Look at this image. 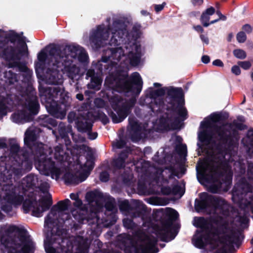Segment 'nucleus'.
<instances>
[{
  "label": "nucleus",
  "instance_id": "58",
  "mask_svg": "<svg viewBox=\"0 0 253 253\" xmlns=\"http://www.w3.org/2000/svg\"><path fill=\"white\" fill-rule=\"evenodd\" d=\"M62 215L63 216H64V215L62 214ZM65 217H63V219L64 220V219H67L68 217V215H66V214H65Z\"/></svg>",
  "mask_w": 253,
  "mask_h": 253
},
{
  "label": "nucleus",
  "instance_id": "38",
  "mask_svg": "<svg viewBox=\"0 0 253 253\" xmlns=\"http://www.w3.org/2000/svg\"><path fill=\"white\" fill-rule=\"evenodd\" d=\"M31 140V135L29 131L25 132V141L28 142Z\"/></svg>",
  "mask_w": 253,
  "mask_h": 253
},
{
  "label": "nucleus",
  "instance_id": "63",
  "mask_svg": "<svg viewBox=\"0 0 253 253\" xmlns=\"http://www.w3.org/2000/svg\"><path fill=\"white\" fill-rule=\"evenodd\" d=\"M49 187V185L47 183L45 184V188L46 189Z\"/></svg>",
  "mask_w": 253,
  "mask_h": 253
},
{
  "label": "nucleus",
  "instance_id": "51",
  "mask_svg": "<svg viewBox=\"0 0 253 253\" xmlns=\"http://www.w3.org/2000/svg\"><path fill=\"white\" fill-rule=\"evenodd\" d=\"M82 56H83V57L84 58L83 60L84 61H85L87 59V56L86 53H84V52H83L82 53Z\"/></svg>",
  "mask_w": 253,
  "mask_h": 253
},
{
  "label": "nucleus",
  "instance_id": "7",
  "mask_svg": "<svg viewBox=\"0 0 253 253\" xmlns=\"http://www.w3.org/2000/svg\"><path fill=\"white\" fill-rule=\"evenodd\" d=\"M51 204V196L49 193H46L45 198L40 202L39 206L33 207V214L37 217L41 216L43 212L48 209Z\"/></svg>",
  "mask_w": 253,
  "mask_h": 253
},
{
  "label": "nucleus",
  "instance_id": "19",
  "mask_svg": "<svg viewBox=\"0 0 253 253\" xmlns=\"http://www.w3.org/2000/svg\"><path fill=\"white\" fill-rule=\"evenodd\" d=\"M128 56L130 58V62L132 65H136L137 64L139 61V58L138 55H135L134 58L132 59V53L131 52L128 53Z\"/></svg>",
  "mask_w": 253,
  "mask_h": 253
},
{
  "label": "nucleus",
  "instance_id": "18",
  "mask_svg": "<svg viewBox=\"0 0 253 253\" xmlns=\"http://www.w3.org/2000/svg\"><path fill=\"white\" fill-rule=\"evenodd\" d=\"M239 66L244 70H248L252 66V63L249 61H239L238 62Z\"/></svg>",
  "mask_w": 253,
  "mask_h": 253
},
{
  "label": "nucleus",
  "instance_id": "32",
  "mask_svg": "<svg viewBox=\"0 0 253 253\" xmlns=\"http://www.w3.org/2000/svg\"><path fill=\"white\" fill-rule=\"evenodd\" d=\"M200 38L202 42L206 44H208L209 43V40L208 36L205 35H201Z\"/></svg>",
  "mask_w": 253,
  "mask_h": 253
},
{
  "label": "nucleus",
  "instance_id": "57",
  "mask_svg": "<svg viewBox=\"0 0 253 253\" xmlns=\"http://www.w3.org/2000/svg\"><path fill=\"white\" fill-rule=\"evenodd\" d=\"M158 91L159 92V94H162L164 93V91L162 89L159 90Z\"/></svg>",
  "mask_w": 253,
  "mask_h": 253
},
{
  "label": "nucleus",
  "instance_id": "39",
  "mask_svg": "<svg viewBox=\"0 0 253 253\" xmlns=\"http://www.w3.org/2000/svg\"><path fill=\"white\" fill-rule=\"evenodd\" d=\"M88 137L89 139L93 140V139H95L97 137V134L96 132H93V133L89 132V133H88Z\"/></svg>",
  "mask_w": 253,
  "mask_h": 253
},
{
  "label": "nucleus",
  "instance_id": "4",
  "mask_svg": "<svg viewBox=\"0 0 253 253\" xmlns=\"http://www.w3.org/2000/svg\"><path fill=\"white\" fill-rule=\"evenodd\" d=\"M1 250L3 253H33L34 246L33 243H28L21 247L12 241L2 243Z\"/></svg>",
  "mask_w": 253,
  "mask_h": 253
},
{
  "label": "nucleus",
  "instance_id": "26",
  "mask_svg": "<svg viewBox=\"0 0 253 253\" xmlns=\"http://www.w3.org/2000/svg\"><path fill=\"white\" fill-rule=\"evenodd\" d=\"M170 231V227L169 225L166 226L164 228L160 231L159 234L165 236H167L169 232Z\"/></svg>",
  "mask_w": 253,
  "mask_h": 253
},
{
  "label": "nucleus",
  "instance_id": "35",
  "mask_svg": "<svg viewBox=\"0 0 253 253\" xmlns=\"http://www.w3.org/2000/svg\"><path fill=\"white\" fill-rule=\"evenodd\" d=\"M165 4V3H163L162 4L155 5V10L157 12H159V11H161L164 8Z\"/></svg>",
  "mask_w": 253,
  "mask_h": 253
},
{
  "label": "nucleus",
  "instance_id": "30",
  "mask_svg": "<svg viewBox=\"0 0 253 253\" xmlns=\"http://www.w3.org/2000/svg\"><path fill=\"white\" fill-rule=\"evenodd\" d=\"M92 167L93 166L92 165V162L91 161H87L86 163L85 164L84 170H90L92 169Z\"/></svg>",
  "mask_w": 253,
  "mask_h": 253
},
{
  "label": "nucleus",
  "instance_id": "46",
  "mask_svg": "<svg viewBox=\"0 0 253 253\" xmlns=\"http://www.w3.org/2000/svg\"><path fill=\"white\" fill-rule=\"evenodd\" d=\"M248 136L250 137H253V129L249 130L248 132Z\"/></svg>",
  "mask_w": 253,
  "mask_h": 253
},
{
  "label": "nucleus",
  "instance_id": "59",
  "mask_svg": "<svg viewBox=\"0 0 253 253\" xmlns=\"http://www.w3.org/2000/svg\"><path fill=\"white\" fill-rule=\"evenodd\" d=\"M23 49H24V50H26V49H27V45H26V44H23Z\"/></svg>",
  "mask_w": 253,
  "mask_h": 253
},
{
  "label": "nucleus",
  "instance_id": "47",
  "mask_svg": "<svg viewBox=\"0 0 253 253\" xmlns=\"http://www.w3.org/2000/svg\"><path fill=\"white\" fill-rule=\"evenodd\" d=\"M70 197L73 200H76L77 199V195L76 194H74V193L71 194L70 195Z\"/></svg>",
  "mask_w": 253,
  "mask_h": 253
},
{
  "label": "nucleus",
  "instance_id": "5",
  "mask_svg": "<svg viewBox=\"0 0 253 253\" xmlns=\"http://www.w3.org/2000/svg\"><path fill=\"white\" fill-rule=\"evenodd\" d=\"M215 12V9L212 7H211L207 9L205 11L202 13L201 16V21L204 26L208 27L210 24H214L220 20H225L226 19L225 17L222 15L219 11H217L216 13L217 15V17L209 22L210 16L212 15Z\"/></svg>",
  "mask_w": 253,
  "mask_h": 253
},
{
  "label": "nucleus",
  "instance_id": "36",
  "mask_svg": "<svg viewBox=\"0 0 253 253\" xmlns=\"http://www.w3.org/2000/svg\"><path fill=\"white\" fill-rule=\"evenodd\" d=\"M202 61L204 63H208L210 61V57L208 55H204L202 57Z\"/></svg>",
  "mask_w": 253,
  "mask_h": 253
},
{
  "label": "nucleus",
  "instance_id": "9",
  "mask_svg": "<svg viewBox=\"0 0 253 253\" xmlns=\"http://www.w3.org/2000/svg\"><path fill=\"white\" fill-rule=\"evenodd\" d=\"M155 243L154 240L151 241L148 238H147L140 243V247L137 248V252L146 253L148 251L153 248Z\"/></svg>",
  "mask_w": 253,
  "mask_h": 253
},
{
  "label": "nucleus",
  "instance_id": "50",
  "mask_svg": "<svg viewBox=\"0 0 253 253\" xmlns=\"http://www.w3.org/2000/svg\"><path fill=\"white\" fill-rule=\"evenodd\" d=\"M121 33H123V31H118V32H115V33H114V32H113V33H112V34H113V37L114 38V37H117V34L120 35V34Z\"/></svg>",
  "mask_w": 253,
  "mask_h": 253
},
{
  "label": "nucleus",
  "instance_id": "60",
  "mask_svg": "<svg viewBox=\"0 0 253 253\" xmlns=\"http://www.w3.org/2000/svg\"><path fill=\"white\" fill-rule=\"evenodd\" d=\"M108 122V119L106 117H105V120L104 121V123H107Z\"/></svg>",
  "mask_w": 253,
  "mask_h": 253
},
{
  "label": "nucleus",
  "instance_id": "43",
  "mask_svg": "<svg viewBox=\"0 0 253 253\" xmlns=\"http://www.w3.org/2000/svg\"><path fill=\"white\" fill-rule=\"evenodd\" d=\"M179 114L182 117H184L186 114V110L185 108H182L180 110V112L179 113Z\"/></svg>",
  "mask_w": 253,
  "mask_h": 253
},
{
  "label": "nucleus",
  "instance_id": "40",
  "mask_svg": "<svg viewBox=\"0 0 253 253\" xmlns=\"http://www.w3.org/2000/svg\"><path fill=\"white\" fill-rule=\"evenodd\" d=\"M45 57V55L44 52H41L38 55V59L41 61H44Z\"/></svg>",
  "mask_w": 253,
  "mask_h": 253
},
{
  "label": "nucleus",
  "instance_id": "52",
  "mask_svg": "<svg viewBox=\"0 0 253 253\" xmlns=\"http://www.w3.org/2000/svg\"><path fill=\"white\" fill-rule=\"evenodd\" d=\"M122 142H117V143H116V147L117 148H121L122 147Z\"/></svg>",
  "mask_w": 253,
  "mask_h": 253
},
{
  "label": "nucleus",
  "instance_id": "1",
  "mask_svg": "<svg viewBox=\"0 0 253 253\" xmlns=\"http://www.w3.org/2000/svg\"><path fill=\"white\" fill-rule=\"evenodd\" d=\"M35 165L42 174H50L51 177L56 180L63 178L65 183L68 184H78L84 181L88 176L87 174L81 175L79 172H76L75 174L70 172L65 173L64 169L54 168L53 163L50 159H46L43 154L36 159Z\"/></svg>",
  "mask_w": 253,
  "mask_h": 253
},
{
  "label": "nucleus",
  "instance_id": "61",
  "mask_svg": "<svg viewBox=\"0 0 253 253\" xmlns=\"http://www.w3.org/2000/svg\"><path fill=\"white\" fill-rule=\"evenodd\" d=\"M160 85V84H158V83H155V84H154V85H155V86H159Z\"/></svg>",
  "mask_w": 253,
  "mask_h": 253
},
{
  "label": "nucleus",
  "instance_id": "2",
  "mask_svg": "<svg viewBox=\"0 0 253 253\" xmlns=\"http://www.w3.org/2000/svg\"><path fill=\"white\" fill-rule=\"evenodd\" d=\"M238 238L236 233L232 231L216 235L211 233L201 238L198 235L193 239L194 244L199 248H203L208 244L215 245L221 250L215 253H226L227 250L235 243Z\"/></svg>",
  "mask_w": 253,
  "mask_h": 253
},
{
  "label": "nucleus",
  "instance_id": "28",
  "mask_svg": "<svg viewBox=\"0 0 253 253\" xmlns=\"http://www.w3.org/2000/svg\"><path fill=\"white\" fill-rule=\"evenodd\" d=\"M100 178L101 181L105 182L109 179V174L106 172H103L100 174Z\"/></svg>",
  "mask_w": 253,
  "mask_h": 253
},
{
  "label": "nucleus",
  "instance_id": "48",
  "mask_svg": "<svg viewBox=\"0 0 253 253\" xmlns=\"http://www.w3.org/2000/svg\"><path fill=\"white\" fill-rule=\"evenodd\" d=\"M94 74V71L92 70H89L87 72V76L91 77Z\"/></svg>",
  "mask_w": 253,
  "mask_h": 253
},
{
  "label": "nucleus",
  "instance_id": "22",
  "mask_svg": "<svg viewBox=\"0 0 253 253\" xmlns=\"http://www.w3.org/2000/svg\"><path fill=\"white\" fill-rule=\"evenodd\" d=\"M37 180V177L34 175H29L26 177V180L29 186L35 185V181Z\"/></svg>",
  "mask_w": 253,
  "mask_h": 253
},
{
  "label": "nucleus",
  "instance_id": "11",
  "mask_svg": "<svg viewBox=\"0 0 253 253\" xmlns=\"http://www.w3.org/2000/svg\"><path fill=\"white\" fill-rule=\"evenodd\" d=\"M54 155L55 158L59 161H64V158L66 157L64 151L60 146H57L55 148Z\"/></svg>",
  "mask_w": 253,
  "mask_h": 253
},
{
  "label": "nucleus",
  "instance_id": "54",
  "mask_svg": "<svg viewBox=\"0 0 253 253\" xmlns=\"http://www.w3.org/2000/svg\"><path fill=\"white\" fill-rule=\"evenodd\" d=\"M10 228H11V229L13 231L16 230L17 229V227H16L15 226H12Z\"/></svg>",
  "mask_w": 253,
  "mask_h": 253
},
{
  "label": "nucleus",
  "instance_id": "34",
  "mask_svg": "<svg viewBox=\"0 0 253 253\" xmlns=\"http://www.w3.org/2000/svg\"><path fill=\"white\" fill-rule=\"evenodd\" d=\"M240 222L242 225L243 224L245 225L248 223V219L246 216H244L240 218Z\"/></svg>",
  "mask_w": 253,
  "mask_h": 253
},
{
  "label": "nucleus",
  "instance_id": "6",
  "mask_svg": "<svg viewBox=\"0 0 253 253\" xmlns=\"http://www.w3.org/2000/svg\"><path fill=\"white\" fill-rule=\"evenodd\" d=\"M3 189L4 200L15 205H19L22 203L23 198L22 196L16 195L15 190L13 186H6L4 187Z\"/></svg>",
  "mask_w": 253,
  "mask_h": 253
},
{
  "label": "nucleus",
  "instance_id": "49",
  "mask_svg": "<svg viewBox=\"0 0 253 253\" xmlns=\"http://www.w3.org/2000/svg\"><path fill=\"white\" fill-rule=\"evenodd\" d=\"M77 98L80 100H82L84 99V96L82 94H78L77 95Z\"/></svg>",
  "mask_w": 253,
  "mask_h": 253
},
{
  "label": "nucleus",
  "instance_id": "64",
  "mask_svg": "<svg viewBox=\"0 0 253 253\" xmlns=\"http://www.w3.org/2000/svg\"><path fill=\"white\" fill-rule=\"evenodd\" d=\"M251 243L252 245H253V238L252 239Z\"/></svg>",
  "mask_w": 253,
  "mask_h": 253
},
{
  "label": "nucleus",
  "instance_id": "55",
  "mask_svg": "<svg viewBox=\"0 0 253 253\" xmlns=\"http://www.w3.org/2000/svg\"><path fill=\"white\" fill-rule=\"evenodd\" d=\"M128 86H129V84H126L125 85V86L123 88V90H125V89H127V88L128 87Z\"/></svg>",
  "mask_w": 253,
  "mask_h": 253
},
{
  "label": "nucleus",
  "instance_id": "14",
  "mask_svg": "<svg viewBox=\"0 0 253 253\" xmlns=\"http://www.w3.org/2000/svg\"><path fill=\"white\" fill-rule=\"evenodd\" d=\"M234 55L237 58L239 59H245L246 57V52L241 49H237L233 51Z\"/></svg>",
  "mask_w": 253,
  "mask_h": 253
},
{
  "label": "nucleus",
  "instance_id": "33",
  "mask_svg": "<svg viewBox=\"0 0 253 253\" xmlns=\"http://www.w3.org/2000/svg\"><path fill=\"white\" fill-rule=\"evenodd\" d=\"M212 64L213 65L219 66V67H223V62L219 59H216L213 61Z\"/></svg>",
  "mask_w": 253,
  "mask_h": 253
},
{
  "label": "nucleus",
  "instance_id": "13",
  "mask_svg": "<svg viewBox=\"0 0 253 253\" xmlns=\"http://www.w3.org/2000/svg\"><path fill=\"white\" fill-rule=\"evenodd\" d=\"M102 81L100 77H92L91 78V85L92 87L96 89H99V85L101 84Z\"/></svg>",
  "mask_w": 253,
  "mask_h": 253
},
{
  "label": "nucleus",
  "instance_id": "17",
  "mask_svg": "<svg viewBox=\"0 0 253 253\" xmlns=\"http://www.w3.org/2000/svg\"><path fill=\"white\" fill-rule=\"evenodd\" d=\"M23 115L22 114H14L12 116V121L16 123H22Z\"/></svg>",
  "mask_w": 253,
  "mask_h": 253
},
{
  "label": "nucleus",
  "instance_id": "56",
  "mask_svg": "<svg viewBox=\"0 0 253 253\" xmlns=\"http://www.w3.org/2000/svg\"><path fill=\"white\" fill-rule=\"evenodd\" d=\"M33 105L35 107V108H37V106H38V104L37 103V102L36 101H34L33 102Z\"/></svg>",
  "mask_w": 253,
  "mask_h": 253
},
{
  "label": "nucleus",
  "instance_id": "8",
  "mask_svg": "<svg viewBox=\"0 0 253 253\" xmlns=\"http://www.w3.org/2000/svg\"><path fill=\"white\" fill-rule=\"evenodd\" d=\"M112 106L117 113H112L111 114L113 122L115 123H118L122 122L126 117L128 113L127 110L125 108H121L118 110L113 105Z\"/></svg>",
  "mask_w": 253,
  "mask_h": 253
},
{
  "label": "nucleus",
  "instance_id": "20",
  "mask_svg": "<svg viewBox=\"0 0 253 253\" xmlns=\"http://www.w3.org/2000/svg\"><path fill=\"white\" fill-rule=\"evenodd\" d=\"M246 35L243 32H240L237 35V40L239 42H244L246 40Z\"/></svg>",
  "mask_w": 253,
  "mask_h": 253
},
{
  "label": "nucleus",
  "instance_id": "16",
  "mask_svg": "<svg viewBox=\"0 0 253 253\" xmlns=\"http://www.w3.org/2000/svg\"><path fill=\"white\" fill-rule=\"evenodd\" d=\"M70 201L68 199H66L63 201H60L58 203V207L59 209L64 211L68 209Z\"/></svg>",
  "mask_w": 253,
  "mask_h": 253
},
{
  "label": "nucleus",
  "instance_id": "62",
  "mask_svg": "<svg viewBox=\"0 0 253 253\" xmlns=\"http://www.w3.org/2000/svg\"><path fill=\"white\" fill-rule=\"evenodd\" d=\"M251 78H252V80L253 81V71H252V72L251 73Z\"/></svg>",
  "mask_w": 253,
  "mask_h": 253
},
{
  "label": "nucleus",
  "instance_id": "15",
  "mask_svg": "<svg viewBox=\"0 0 253 253\" xmlns=\"http://www.w3.org/2000/svg\"><path fill=\"white\" fill-rule=\"evenodd\" d=\"M197 168L199 169L201 172L203 173H206L207 171L209 170V169H210L211 171L212 170V169L209 168L207 162H206L199 164Z\"/></svg>",
  "mask_w": 253,
  "mask_h": 253
},
{
  "label": "nucleus",
  "instance_id": "24",
  "mask_svg": "<svg viewBox=\"0 0 253 253\" xmlns=\"http://www.w3.org/2000/svg\"><path fill=\"white\" fill-rule=\"evenodd\" d=\"M97 35H100L101 36L102 39L104 40H106L108 38V31L106 30H103L102 31H100V30H98V31L97 32Z\"/></svg>",
  "mask_w": 253,
  "mask_h": 253
},
{
  "label": "nucleus",
  "instance_id": "27",
  "mask_svg": "<svg viewBox=\"0 0 253 253\" xmlns=\"http://www.w3.org/2000/svg\"><path fill=\"white\" fill-rule=\"evenodd\" d=\"M209 118L212 121L214 122H217L219 120L220 118V116L218 114H213L211 115Z\"/></svg>",
  "mask_w": 253,
  "mask_h": 253
},
{
  "label": "nucleus",
  "instance_id": "12",
  "mask_svg": "<svg viewBox=\"0 0 253 253\" xmlns=\"http://www.w3.org/2000/svg\"><path fill=\"white\" fill-rule=\"evenodd\" d=\"M112 52V57L117 60H119L121 58L122 56H123L124 54V51L121 47H117L115 49H111Z\"/></svg>",
  "mask_w": 253,
  "mask_h": 253
},
{
  "label": "nucleus",
  "instance_id": "53",
  "mask_svg": "<svg viewBox=\"0 0 253 253\" xmlns=\"http://www.w3.org/2000/svg\"><path fill=\"white\" fill-rule=\"evenodd\" d=\"M6 112L4 110H2L1 111H0V114L1 115H6Z\"/></svg>",
  "mask_w": 253,
  "mask_h": 253
},
{
  "label": "nucleus",
  "instance_id": "41",
  "mask_svg": "<svg viewBox=\"0 0 253 253\" xmlns=\"http://www.w3.org/2000/svg\"><path fill=\"white\" fill-rule=\"evenodd\" d=\"M123 222L125 226L127 228L130 227L131 221L130 220L125 219L124 220Z\"/></svg>",
  "mask_w": 253,
  "mask_h": 253
},
{
  "label": "nucleus",
  "instance_id": "31",
  "mask_svg": "<svg viewBox=\"0 0 253 253\" xmlns=\"http://www.w3.org/2000/svg\"><path fill=\"white\" fill-rule=\"evenodd\" d=\"M53 215V213H51L49 214L45 219V224L46 225H48L49 223L52 222V216Z\"/></svg>",
  "mask_w": 253,
  "mask_h": 253
},
{
  "label": "nucleus",
  "instance_id": "21",
  "mask_svg": "<svg viewBox=\"0 0 253 253\" xmlns=\"http://www.w3.org/2000/svg\"><path fill=\"white\" fill-rule=\"evenodd\" d=\"M133 82L136 84H140L141 83V79L140 75L137 73H134L132 75Z\"/></svg>",
  "mask_w": 253,
  "mask_h": 253
},
{
  "label": "nucleus",
  "instance_id": "45",
  "mask_svg": "<svg viewBox=\"0 0 253 253\" xmlns=\"http://www.w3.org/2000/svg\"><path fill=\"white\" fill-rule=\"evenodd\" d=\"M192 2L195 5H200L203 3V0H192Z\"/></svg>",
  "mask_w": 253,
  "mask_h": 253
},
{
  "label": "nucleus",
  "instance_id": "10",
  "mask_svg": "<svg viewBox=\"0 0 253 253\" xmlns=\"http://www.w3.org/2000/svg\"><path fill=\"white\" fill-rule=\"evenodd\" d=\"M200 198L201 201L200 202L201 208L202 209L206 208L207 206L208 203H211L212 204L214 205L216 203L217 199H215L214 197L211 195H209L206 193H203L200 194Z\"/></svg>",
  "mask_w": 253,
  "mask_h": 253
},
{
  "label": "nucleus",
  "instance_id": "3",
  "mask_svg": "<svg viewBox=\"0 0 253 253\" xmlns=\"http://www.w3.org/2000/svg\"><path fill=\"white\" fill-rule=\"evenodd\" d=\"M71 242H74L76 250L82 251L88 247V241L82 237L72 238L70 240L63 239L59 235H53L50 243H45L44 248L47 253H72L74 246Z\"/></svg>",
  "mask_w": 253,
  "mask_h": 253
},
{
  "label": "nucleus",
  "instance_id": "29",
  "mask_svg": "<svg viewBox=\"0 0 253 253\" xmlns=\"http://www.w3.org/2000/svg\"><path fill=\"white\" fill-rule=\"evenodd\" d=\"M242 30L247 34H249L252 32L253 29L250 25L246 24L243 26Z\"/></svg>",
  "mask_w": 253,
  "mask_h": 253
},
{
  "label": "nucleus",
  "instance_id": "42",
  "mask_svg": "<svg viewBox=\"0 0 253 253\" xmlns=\"http://www.w3.org/2000/svg\"><path fill=\"white\" fill-rule=\"evenodd\" d=\"M194 29L198 32L203 33L204 29L200 25H197L194 27Z\"/></svg>",
  "mask_w": 253,
  "mask_h": 253
},
{
  "label": "nucleus",
  "instance_id": "23",
  "mask_svg": "<svg viewBox=\"0 0 253 253\" xmlns=\"http://www.w3.org/2000/svg\"><path fill=\"white\" fill-rule=\"evenodd\" d=\"M124 162L122 157L119 158L114 161L115 166L118 168L123 167L124 166Z\"/></svg>",
  "mask_w": 253,
  "mask_h": 253
},
{
  "label": "nucleus",
  "instance_id": "44",
  "mask_svg": "<svg viewBox=\"0 0 253 253\" xmlns=\"http://www.w3.org/2000/svg\"><path fill=\"white\" fill-rule=\"evenodd\" d=\"M170 213L172 216H173V217H176L178 214L177 211L173 210H170Z\"/></svg>",
  "mask_w": 253,
  "mask_h": 253
},
{
  "label": "nucleus",
  "instance_id": "25",
  "mask_svg": "<svg viewBox=\"0 0 253 253\" xmlns=\"http://www.w3.org/2000/svg\"><path fill=\"white\" fill-rule=\"evenodd\" d=\"M231 72L236 76L240 75L241 72L240 67L237 65H234L231 68Z\"/></svg>",
  "mask_w": 253,
  "mask_h": 253
},
{
  "label": "nucleus",
  "instance_id": "37",
  "mask_svg": "<svg viewBox=\"0 0 253 253\" xmlns=\"http://www.w3.org/2000/svg\"><path fill=\"white\" fill-rule=\"evenodd\" d=\"M226 178V180L225 181L226 184V185L230 184L231 182V180H232V175L230 173V172L228 174Z\"/></svg>",
  "mask_w": 253,
  "mask_h": 253
}]
</instances>
